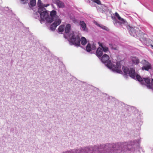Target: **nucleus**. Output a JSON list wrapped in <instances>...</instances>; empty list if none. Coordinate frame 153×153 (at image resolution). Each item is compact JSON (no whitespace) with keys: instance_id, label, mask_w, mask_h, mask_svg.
<instances>
[{"instance_id":"nucleus-7","label":"nucleus","mask_w":153,"mask_h":153,"mask_svg":"<svg viewBox=\"0 0 153 153\" xmlns=\"http://www.w3.org/2000/svg\"><path fill=\"white\" fill-rule=\"evenodd\" d=\"M115 16L117 17L118 19L120 21H119L117 20H116L115 21V23L114 25H116V24L117 23L120 24H125V25H126L127 24V23L125 21V20L123 18H121V17L120 16L119 14L117 13L116 12L115 13Z\"/></svg>"},{"instance_id":"nucleus-15","label":"nucleus","mask_w":153,"mask_h":153,"mask_svg":"<svg viewBox=\"0 0 153 153\" xmlns=\"http://www.w3.org/2000/svg\"><path fill=\"white\" fill-rule=\"evenodd\" d=\"M37 4L38 6L39 7V9L41 8H44V7H47L49 5V4H47L46 5L42 3V1L41 0H38Z\"/></svg>"},{"instance_id":"nucleus-26","label":"nucleus","mask_w":153,"mask_h":153,"mask_svg":"<svg viewBox=\"0 0 153 153\" xmlns=\"http://www.w3.org/2000/svg\"><path fill=\"white\" fill-rule=\"evenodd\" d=\"M141 150L143 152H144V151H143V149H142V148L140 149V150H139V151H140Z\"/></svg>"},{"instance_id":"nucleus-8","label":"nucleus","mask_w":153,"mask_h":153,"mask_svg":"<svg viewBox=\"0 0 153 153\" xmlns=\"http://www.w3.org/2000/svg\"><path fill=\"white\" fill-rule=\"evenodd\" d=\"M115 16L117 17L118 19L120 21H119L117 20H116L115 21V23L114 25H116V24L117 23L120 24H125V25H126L127 24V23L125 21V20L123 18H121V17L120 16L119 14L117 13L116 12L115 13Z\"/></svg>"},{"instance_id":"nucleus-11","label":"nucleus","mask_w":153,"mask_h":153,"mask_svg":"<svg viewBox=\"0 0 153 153\" xmlns=\"http://www.w3.org/2000/svg\"><path fill=\"white\" fill-rule=\"evenodd\" d=\"M53 2L59 8H63L65 6L64 3L60 0H53Z\"/></svg>"},{"instance_id":"nucleus-4","label":"nucleus","mask_w":153,"mask_h":153,"mask_svg":"<svg viewBox=\"0 0 153 153\" xmlns=\"http://www.w3.org/2000/svg\"><path fill=\"white\" fill-rule=\"evenodd\" d=\"M127 28L130 34L132 36L135 37L139 35L141 33V31L137 27H131L129 25H126Z\"/></svg>"},{"instance_id":"nucleus-12","label":"nucleus","mask_w":153,"mask_h":153,"mask_svg":"<svg viewBox=\"0 0 153 153\" xmlns=\"http://www.w3.org/2000/svg\"><path fill=\"white\" fill-rule=\"evenodd\" d=\"M79 25L81 27V29L83 31L87 32L88 29L86 27V25L85 23L83 21H80Z\"/></svg>"},{"instance_id":"nucleus-27","label":"nucleus","mask_w":153,"mask_h":153,"mask_svg":"<svg viewBox=\"0 0 153 153\" xmlns=\"http://www.w3.org/2000/svg\"><path fill=\"white\" fill-rule=\"evenodd\" d=\"M151 46L152 48H153V45H151Z\"/></svg>"},{"instance_id":"nucleus-19","label":"nucleus","mask_w":153,"mask_h":153,"mask_svg":"<svg viewBox=\"0 0 153 153\" xmlns=\"http://www.w3.org/2000/svg\"><path fill=\"white\" fill-rule=\"evenodd\" d=\"M64 25H61L59 26L58 28V31L59 32L62 33L63 32L64 29Z\"/></svg>"},{"instance_id":"nucleus-3","label":"nucleus","mask_w":153,"mask_h":153,"mask_svg":"<svg viewBox=\"0 0 153 153\" xmlns=\"http://www.w3.org/2000/svg\"><path fill=\"white\" fill-rule=\"evenodd\" d=\"M38 12L40 15V21L41 23H42L45 20L47 22L51 23L54 21L56 14V11L53 10L51 12L50 15L49 16L46 9L43 7L38 9Z\"/></svg>"},{"instance_id":"nucleus-9","label":"nucleus","mask_w":153,"mask_h":153,"mask_svg":"<svg viewBox=\"0 0 153 153\" xmlns=\"http://www.w3.org/2000/svg\"><path fill=\"white\" fill-rule=\"evenodd\" d=\"M61 22V20L60 19L56 20L51 25L50 30L53 31L54 30L57 26L59 25Z\"/></svg>"},{"instance_id":"nucleus-24","label":"nucleus","mask_w":153,"mask_h":153,"mask_svg":"<svg viewBox=\"0 0 153 153\" xmlns=\"http://www.w3.org/2000/svg\"><path fill=\"white\" fill-rule=\"evenodd\" d=\"M94 2L97 3V4H100L101 2L99 0H91Z\"/></svg>"},{"instance_id":"nucleus-6","label":"nucleus","mask_w":153,"mask_h":153,"mask_svg":"<svg viewBox=\"0 0 153 153\" xmlns=\"http://www.w3.org/2000/svg\"><path fill=\"white\" fill-rule=\"evenodd\" d=\"M115 16L117 17L118 19L120 21H119L117 20H116L115 21V23L114 25H116V24L117 23L120 24H125V25H126L127 24V23L125 21V20L123 18H121V17L120 16L119 14L117 13L116 12L115 13Z\"/></svg>"},{"instance_id":"nucleus-1","label":"nucleus","mask_w":153,"mask_h":153,"mask_svg":"<svg viewBox=\"0 0 153 153\" xmlns=\"http://www.w3.org/2000/svg\"><path fill=\"white\" fill-rule=\"evenodd\" d=\"M109 57L106 54H105L101 57V60L105 64L106 66L115 73L122 74L123 72L121 69V67L120 62H114L112 64L110 60L108 61Z\"/></svg>"},{"instance_id":"nucleus-14","label":"nucleus","mask_w":153,"mask_h":153,"mask_svg":"<svg viewBox=\"0 0 153 153\" xmlns=\"http://www.w3.org/2000/svg\"><path fill=\"white\" fill-rule=\"evenodd\" d=\"M102 49L100 48H98L96 51V55L99 58V57H100L102 56Z\"/></svg>"},{"instance_id":"nucleus-2","label":"nucleus","mask_w":153,"mask_h":153,"mask_svg":"<svg viewBox=\"0 0 153 153\" xmlns=\"http://www.w3.org/2000/svg\"><path fill=\"white\" fill-rule=\"evenodd\" d=\"M71 26L70 24L66 25L65 31L66 34H64V37L67 39L69 38L68 41L71 45H74L76 46H79L80 45V41L79 37L76 33L73 31L71 32L69 35L67 34L70 32Z\"/></svg>"},{"instance_id":"nucleus-5","label":"nucleus","mask_w":153,"mask_h":153,"mask_svg":"<svg viewBox=\"0 0 153 153\" xmlns=\"http://www.w3.org/2000/svg\"><path fill=\"white\" fill-rule=\"evenodd\" d=\"M141 63L143 65V66L142 68V70H145L148 71L149 70L151 69V65L146 60H142L141 62Z\"/></svg>"},{"instance_id":"nucleus-21","label":"nucleus","mask_w":153,"mask_h":153,"mask_svg":"<svg viewBox=\"0 0 153 153\" xmlns=\"http://www.w3.org/2000/svg\"><path fill=\"white\" fill-rule=\"evenodd\" d=\"M102 51L105 53L107 52L108 51V48L105 46H102Z\"/></svg>"},{"instance_id":"nucleus-22","label":"nucleus","mask_w":153,"mask_h":153,"mask_svg":"<svg viewBox=\"0 0 153 153\" xmlns=\"http://www.w3.org/2000/svg\"><path fill=\"white\" fill-rule=\"evenodd\" d=\"M36 3V0H30V5L31 6L33 7L34 6Z\"/></svg>"},{"instance_id":"nucleus-23","label":"nucleus","mask_w":153,"mask_h":153,"mask_svg":"<svg viewBox=\"0 0 153 153\" xmlns=\"http://www.w3.org/2000/svg\"><path fill=\"white\" fill-rule=\"evenodd\" d=\"M21 3L25 4L27 3L28 1V0H20Z\"/></svg>"},{"instance_id":"nucleus-20","label":"nucleus","mask_w":153,"mask_h":153,"mask_svg":"<svg viewBox=\"0 0 153 153\" xmlns=\"http://www.w3.org/2000/svg\"><path fill=\"white\" fill-rule=\"evenodd\" d=\"M97 26L101 27L102 29L108 31V28L105 26H104L102 25H100L99 24H97Z\"/></svg>"},{"instance_id":"nucleus-17","label":"nucleus","mask_w":153,"mask_h":153,"mask_svg":"<svg viewBox=\"0 0 153 153\" xmlns=\"http://www.w3.org/2000/svg\"><path fill=\"white\" fill-rule=\"evenodd\" d=\"M80 42L81 44L83 45H84L87 43V40L84 37H81L80 39Z\"/></svg>"},{"instance_id":"nucleus-13","label":"nucleus","mask_w":153,"mask_h":153,"mask_svg":"<svg viewBox=\"0 0 153 153\" xmlns=\"http://www.w3.org/2000/svg\"><path fill=\"white\" fill-rule=\"evenodd\" d=\"M131 60L132 63L135 65H137L140 62V60L138 58L133 57L131 58Z\"/></svg>"},{"instance_id":"nucleus-18","label":"nucleus","mask_w":153,"mask_h":153,"mask_svg":"<svg viewBox=\"0 0 153 153\" xmlns=\"http://www.w3.org/2000/svg\"><path fill=\"white\" fill-rule=\"evenodd\" d=\"M109 45L110 48L112 49L116 50H117V45L114 44H113L112 43H110Z\"/></svg>"},{"instance_id":"nucleus-16","label":"nucleus","mask_w":153,"mask_h":153,"mask_svg":"<svg viewBox=\"0 0 153 153\" xmlns=\"http://www.w3.org/2000/svg\"><path fill=\"white\" fill-rule=\"evenodd\" d=\"M102 13H105V14H107L108 12H110V11L109 10L108 7H107L105 6L104 5H102Z\"/></svg>"},{"instance_id":"nucleus-25","label":"nucleus","mask_w":153,"mask_h":153,"mask_svg":"<svg viewBox=\"0 0 153 153\" xmlns=\"http://www.w3.org/2000/svg\"><path fill=\"white\" fill-rule=\"evenodd\" d=\"M34 17L36 19H37L39 17V15L37 12H36L34 15Z\"/></svg>"},{"instance_id":"nucleus-10","label":"nucleus","mask_w":153,"mask_h":153,"mask_svg":"<svg viewBox=\"0 0 153 153\" xmlns=\"http://www.w3.org/2000/svg\"><path fill=\"white\" fill-rule=\"evenodd\" d=\"M96 49L95 44L93 43L91 45L90 43H88L86 47V50L88 52H90L91 50H95Z\"/></svg>"}]
</instances>
